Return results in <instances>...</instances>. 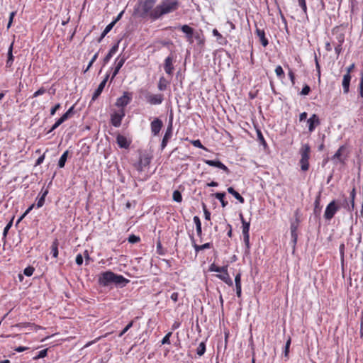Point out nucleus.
Wrapping results in <instances>:
<instances>
[{
  "label": "nucleus",
  "mask_w": 363,
  "mask_h": 363,
  "mask_svg": "<svg viewBox=\"0 0 363 363\" xmlns=\"http://www.w3.org/2000/svg\"><path fill=\"white\" fill-rule=\"evenodd\" d=\"M179 6V0H162L151 13V20L154 21L164 15L174 12L178 10Z\"/></svg>",
  "instance_id": "obj_1"
},
{
  "label": "nucleus",
  "mask_w": 363,
  "mask_h": 363,
  "mask_svg": "<svg viewBox=\"0 0 363 363\" xmlns=\"http://www.w3.org/2000/svg\"><path fill=\"white\" fill-rule=\"evenodd\" d=\"M155 0L140 1L139 3L140 8L137 10L139 16L143 18L149 17L151 20V13L155 9Z\"/></svg>",
  "instance_id": "obj_2"
},
{
  "label": "nucleus",
  "mask_w": 363,
  "mask_h": 363,
  "mask_svg": "<svg viewBox=\"0 0 363 363\" xmlns=\"http://www.w3.org/2000/svg\"><path fill=\"white\" fill-rule=\"evenodd\" d=\"M311 153V147L308 144H304L301 146L299 154L301 155V160L299 163L301 164V169L302 171L306 172L309 169V158Z\"/></svg>",
  "instance_id": "obj_3"
},
{
  "label": "nucleus",
  "mask_w": 363,
  "mask_h": 363,
  "mask_svg": "<svg viewBox=\"0 0 363 363\" xmlns=\"http://www.w3.org/2000/svg\"><path fill=\"white\" fill-rule=\"evenodd\" d=\"M116 274L111 271L103 272L100 274L99 278V283L100 285L107 286L113 284Z\"/></svg>",
  "instance_id": "obj_4"
},
{
  "label": "nucleus",
  "mask_w": 363,
  "mask_h": 363,
  "mask_svg": "<svg viewBox=\"0 0 363 363\" xmlns=\"http://www.w3.org/2000/svg\"><path fill=\"white\" fill-rule=\"evenodd\" d=\"M339 209L340 207L337 205L336 201L335 200L332 201L326 206L324 218L328 220H330Z\"/></svg>",
  "instance_id": "obj_5"
},
{
  "label": "nucleus",
  "mask_w": 363,
  "mask_h": 363,
  "mask_svg": "<svg viewBox=\"0 0 363 363\" xmlns=\"http://www.w3.org/2000/svg\"><path fill=\"white\" fill-rule=\"evenodd\" d=\"M125 116V111L123 108H121L117 112H114L111 115V123L114 127H120L121 125V121Z\"/></svg>",
  "instance_id": "obj_6"
},
{
  "label": "nucleus",
  "mask_w": 363,
  "mask_h": 363,
  "mask_svg": "<svg viewBox=\"0 0 363 363\" xmlns=\"http://www.w3.org/2000/svg\"><path fill=\"white\" fill-rule=\"evenodd\" d=\"M172 135V120L171 119L168 124V126L167 128V130L165 131V133L164 135L162 140V143H161V149L162 150H164L166 147V146L168 143V141L171 138Z\"/></svg>",
  "instance_id": "obj_7"
},
{
  "label": "nucleus",
  "mask_w": 363,
  "mask_h": 363,
  "mask_svg": "<svg viewBox=\"0 0 363 363\" xmlns=\"http://www.w3.org/2000/svg\"><path fill=\"white\" fill-rule=\"evenodd\" d=\"M162 126V121L158 118H155L150 123L151 132L153 135H157L160 133Z\"/></svg>",
  "instance_id": "obj_8"
},
{
  "label": "nucleus",
  "mask_w": 363,
  "mask_h": 363,
  "mask_svg": "<svg viewBox=\"0 0 363 363\" xmlns=\"http://www.w3.org/2000/svg\"><path fill=\"white\" fill-rule=\"evenodd\" d=\"M204 162L209 166L216 167L223 170L227 174L230 173V169L219 160H204Z\"/></svg>",
  "instance_id": "obj_9"
},
{
  "label": "nucleus",
  "mask_w": 363,
  "mask_h": 363,
  "mask_svg": "<svg viewBox=\"0 0 363 363\" xmlns=\"http://www.w3.org/2000/svg\"><path fill=\"white\" fill-rule=\"evenodd\" d=\"M173 60H174V57L172 55H169L164 60V69L165 72L169 75H172L173 74V72L174 69V67L173 66Z\"/></svg>",
  "instance_id": "obj_10"
},
{
  "label": "nucleus",
  "mask_w": 363,
  "mask_h": 363,
  "mask_svg": "<svg viewBox=\"0 0 363 363\" xmlns=\"http://www.w3.org/2000/svg\"><path fill=\"white\" fill-rule=\"evenodd\" d=\"M147 101L152 105H158L162 103L164 100L163 95L161 94H149L146 97Z\"/></svg>",
  "instance_id": "obj_11"
},
{
  "label": "nucleus",
  "mask_w": 363,
  "mask_h": 363,
  "mask_svg": "<svg viewBox=\"0 0 363 363\" xmlns=\"http://www.w3.org/2000/svg\"><path fill=\"white\" fill-rule=\"evenodd\" d=\"M125 60H126V57L125 56H119V57H118L116 59L115 62H116V65L115 67L114 71H113V72L112 74V76H111V81L118 74V73L119 72L121 68L124 65Z\"/></svg>",
  "instance_id": "obj_12"
},
{
  "label": "nucleus",
  "mask_w": 363,
  "mask_h": 363,
  "mask_svg": "<svg viewBox=\"0 0 363 363\" xmlns=\"http://www.w3.org/2000/svg\"><path fill=\"white\" fill-rule=\"evenodd\" d=\"M309 132H313L317 125L320 124V119L316 114H313L307 121Z\"/></svg>",
  "instance_id": "obj_13"
},
{
  "label": "nucleus",
  "mask_w": 363,
  "mask_h": 363,
  "mask_svg": "<svg viewBox=\"0 0 363 363\" xmlns=\"http://www.w3.org/2000/svg\"><path fill=\"white\" fill-rule=\"evenodd\" d=\"M108 77L109 74H107L104 80L99 84L98 88L95 90L94 93L93 94L91 99L92 101H95L101 95L108 79Z\"/></svg>",
  "instance_id": "obj_14"
},
{
  "label": "nucleus",
  "mask_w": 363,
  "mask_h": 363,
  "mask_svg": "<svg viewBox=\"0 0 363 363\" xmlns=\"http://www.w3.org/2000/svg\"><path fill=\"white\" fill-rule=\"evenodd\" d=\"M216 277L228 286H232L233 285V281L228 272V266H225V270L224 272H221L220 274H217Z\"/></svg>",
  "instance_id": "obj_15"
},
{
  "label": "nucleus",
  "mask_w": 363,
  "mask_h": 363,
  "mask_svg": "<svg viewBox=\"0 0 363 363\" xmlns=\"http://www.w3.org/2000/svg\"><path fill=\"white\" fill-rule=\"evenodd\" d=\"M130 100L131 98L128 96V93L125 92L122 96L117 99L116 106L118 107L123 108L130 103Z\"/></svg>",
  "instance_id": "obj_16"
},
{
  "label": "nucleus",
  "mask_w": 363,
  "mask_h": 363,
  "mask_svg": "<svg viewBox=\"0 0 363 363\" xmlns=\"http://www.w3.org/2000/svg\"><path fill=\"white\" fill-rule=\"evenodd\" d=\"M116 143L121 148L125 149L128 148L130 145V141H128L125 136L120 134L116 137Z\"/></svg>",
  "instance_id": "obj_17"
},
{
  "label": "nucleus",
  "mask_w": 363,
  "mask_h": 363,
  "mask_svg": "<svg viewBox=\"0 0 363 363\" xmlns=\"http://www.w3.org/2000/svg\"><path fill=\"white\" fill-rule=\"evenodd\" d=\"M255 33L259 37L261 44L262 45L263 47H266L269 44V41L265 37L264 30L257 28V23H255Z\"/></svg>",
  "instance_id": "obj_18"
},
{
  "label": "nucleus",
  "mask_w": 363,
  "mask_h": 363,
  "mask_svg": "<svg viewBox=\"0 0 363 363\" xmlns=\"http://www.w3.org/2000/svg\"><path fill=\"white\" fill-rule=\"evenodd\" d=\"M181 30L186 34V37L191 43L193 42L194 29L188 25H183Z\"/></svg>",
  "instance_id": "obj_19"
},
{
  "label": "nucleus",
  "mask_w": 363,
  "mask_h": 363,
  "mask_svg": "<svg viewBox=\"0 0 363 363\" xmlns=\"http://www.w3.org/2000/svg\"><path fill=\"white\" fill-rule=\"evenodd\" d=\"M351 78V74H345L343 76L342 84L343 87V91L345 94H347L349 92Z\"/></svg>",
  "instance_id": "obj_20"
},
{
  "label": "nucleus",
  "mask_w": 363,
  "mask_h": 363,
  "mask_svg": "<svg viewBox=\"0 0 363 363\" xmlns=\"http://www.w3.org/2000/svg\"><path fill=\"white\" fill-rule=\"evenodd\" d=\"M119 42L120 41H118L116 45L112 46V48L108 51V54L105 56V57L104 58V65L107 64L111 60V58L113 57V55L117 52L118 49Z\"/></svg>",
  "instance_id": "obj_21"
},
{
  "label": "nucleus",
  "mask_w": 363,
  "mask_h": 363,
  "mask_svg": "<svg viewBox=\"0 0 363 363\" xmlns=\"http://www.w3.org/2000/svg\"><path fill=\"white\" fill-rule=\"evenodd\" d=\"M191 242H192V245L194 247V248L195 249V251L196 252H198L200 250H205V249H208L211 247V244L210 242H207V243H205L203 245H199L196 243L195 242V240H194V238L193 235L191 236Z\"/></svg>",
  "instance_id": "obj_22"
},
{
  "label": "nucleus",
  "mask_w": 363,
  "mask_h": 363,
  "mask_svg": "<svg viewBox=\"0 0 363 363\" xmlns=\"http://www.w3.org/2000/svg\"><path fill=\"white\" fill-rule=\"evenodd\" d=\"M128 282L129 280L125 279L123 276L116 274L113 282L114 284L122 287L125 286Z\"/></svg>",
  "instance_id": "obj_23"
},
{
  "label": "nucleus",
  "mask_w": 363,
  "mask_h": 363,
  "mask_svg": "<svg viewBox=\"0 0 363 363\" xmlns=\"http://www.w3.org/2000/svg\"><path fill=\"white\" fill-rule=\"evenodd\" d=\"M13 43H12L10 45L9 50H8V53H7L8 58H7V60L6 62V67H11L12 66L13 60H14V57L13 55Z\"/></svg>",
  "instance_id": "obj_24"
},
{
  "label": "nucleus",
  "mask_w": 363,
  "mask_h": 363,
  "mask_svg": "<svg viewBox=\"0 0 363 363\" xmlns=\"http://www.w3.org/2000/svg\"><path fill=\"white\" fill-rule=\"evenodd\" d=\"M333 34H335V40L333 41V45H342L345 41V35L342 33H338L333 30Z\"/></svg>",
  "instance_id": "obj_25"
},
{
  "label": "nucleus",
  "mask_w": 363,
  "mask_h": 363,
  "mask_svg": "<svg viewBox=\"0 0 363 363\" xmlns=\"http://www.w3.org/2000/svg\"><path fill=\"white\" fill-rule=\"evenodd\" d=\"M344 150H345V147L344 145L340 146L335 155L332 157L331 160L333 161L338 160L339 162H342L343 160L341 157Z\"/></svg>",
  "instance_id": "obj_26"
},
{
  "label": "nucleus",
  "mask_w": 363,
  "mask_h": 363,
  "mask_svg": "<svg viewBox=\"0 0 363 363\" xmlns=\"http://www.w3.org/2000/svg\"><path fill=\"white\" fill-rule=\"evenodd\" d=\"M227 190L228 192L232 194L240 203H243L245 202L244 198L233 187H228Z\"/></svg>",
  "instance_id": "obj_27"
},
{
  "label": "nucleus",
  "mask_w": 363,
  "mask_h": 363,
  "mask_svg": "<svg viewBox=\"0 0 363 363\" xmlns=\"http://www.w3.org/2000/svg\"><path fill=\"white\" fill-rule=\"evenodd\" d=\"M215 198L218 199L221 203L222 207H225L228 205V202L225 201V192H217L214 194Z\"/></svg>",
  "instance_id": "obj_28"
},
{
  "label": "nucleus",
  "mask_w": 363,
  "mask_h": 363,
  "mask_svg": "<svg viewBox=\"0 0 363 363\" xmlns=\"http://www.w3.org/2000/svg\"><path fill=\"white\" fill-rule=\"evenodd\" d=\"M114 25H115V22L112 21L108 26H106V27L102 32L100 38L98 39V43H100L102 40V39L107 35V33L111 31V30L113 28Z\"/></svg>",
  "instance_id": "obj_29"
},
{
  "label": "nucleus",
  "mask_w": 363,
  "mask_h": 363,
  "mask_svg": "<svg viewBox=\"0 0 363 363\" xmlns=\"http://www.w3.org/2000/svg\"><path fill=\"white\" fill-rule=\"evenodd\" d=\"M167 84H168V82L167 80L164 77H161L160 78V80H159V82H158V89L160 91H164L167 89Z\"/></svg>",
  "instance_id": "obj_30"
},
{
  "label": "nucleus",
  "mask_w": 363,
  "mask_h": 363,
  "mask_svg": "<svg viewBox=\"0 0 363 363\" xmlns=\"http://www.w3.org/2000/svg\"><path fill=\"white\" fill-rule=\"evenodd\" d=\"M68 153H69L68 150H66L60 157V158L58 161V167L60 168H63L65 167L67 159Z\"/></svg>",
  "instance_id": "obj_31"
},
{
  "label": "nucleus",
  "mask_w": 363,
  "mask_h": 363,
  "mask_svg": "<svg viewBox=\"0 0 363 363\" xmlns=\"http://www.w3.org/2000/svg\"><path fill=\"white\" fill-rule=\"evenodd\" d=\"M58 245L57 240H55L51 245V254L55 258L58 256Z\"/></svg>",
  "instance_id": "obj_32"
},
{
  "label": "nucleus",
  "mask_w": 363,
  "mask_h": 363,
  "mask_svg": "<svg viewBox=\"0 0 363 363\" xmlns=\"http://www.w3.org/2000/svg\"><path fill=\"white\" fill-rule=\"evenodd\" d=\"M48 193V191L45 190L44 192L42 193L41 196L39 198H38V201H37V204H36L37 208H40L44 205L45 197H46Z\"/></svg>",
  "instance_id": "obj_33"
},
{
  "label": "nucleus",
  "mask_w": 363,
  "mask_h": 363,
  "mask_svg": "<svg viewBox=\"0 0 363 363\" xmlns=\"http://www.w3.org/2000/svg\"><path fill=\"white\" fill-rule=\"evenodd\" d=\"M74 113V106L70 107L61 117L60 118L63 122L67 121Z\"/></svg>",
  "instance_id": "obj_34"
},
{
  "label": "nucleus",
  "mask_w": 363,
  "mask_h": 363,
  "mask_svg": "<svg viewBox=\"0 0 363 363\" xmlns=\"http://www.w3.org/2000/svg\"><path fill=\"white\" fill-rule=\"evenodd\" d=\"M225 270V266L223 267H218L214 263L211 264L209 267L210 272H216L220 273L221 272H224Z\"/></svg>",
  "instance_id": "obj_35"
},
{
  "label": "nucleus",
  "mask_w": 363,
  "mask_h": 363,
  "mask_svg": "<svg viewBox=\"0 0 363 363\" xmlns=\"http://www.w3.org/2000/svg\"><path fill=\"white\" fill-rule=\"evenodd\" d=\"M206 352V344L204 342H201L196 349V354L199 356H202Z\"/></svg>",
  "instance_id": "obj_36"
},
{
  "label": "nucleus",
  "mask_w": 363,
  "mask_h": 363,
  "mask_svg": "<svg viewBox=\"0 0 363 363\" xmlns=\"http://www.w3.org/2000/svg\"><path fill=\"white\" fill-rule=\"evenodd\" d=\"M172 199L174 201L180 203L182 201V196L179 191L175 190L172 194Z\"/></svg>",
  "instance_id": "obj_37"
},
{
  "label": "nucleus",
  "mask_w": 363,
  "mask_h": 363,
  "mask_svg": "<svg viewBox=\"0 0 363 363\" xmlns=\"http://www.w3.org/2000/svg\"><path fill=\"white\" fill-rule=\"evenodd\" d=\"M242 235L249 234L250 230V222H247L245 220H242Z\"/></svg>",
  "instance_id": "obj_38"
},
{
  "label": "nucleus",
  "mask_w": 363,
  "mask_h": 363,
  "mask_svg": "<svg viewBox=\"0 0 363 363\" xmlns=\"http://www.w3.org/2000/svg\"><path fill=\"white\" fill-rule=\"evenodd\" d=\"M64 122L62 121V119L60 118L57 120V121L54 123V125L51 127V128L48 131V134L52 133L54 130H55L57 128H58L62 123Z\"/></svg>",
  "instance_id": "obj_39"
},
{
  "label": "nucleus",
  "mask_w": 363,
  "mask_h": 363,
  "mask_svg": "<svg viewBox=\"0 0 363 363\" xmlns=\"http://www.w3.org/2000/svg\"><path fill=\"white\" fill-rule=\"evenodd\" d=\"M275 72L278 77H279L281 79L284 77V70H283L281 66H280V65L277 66V67L275 69Z\"/></svg>",
  "instance_id": "obj_40"
},
{
  "label": "nucleus",
  "mask_w": 363,
  "mask_h": 363,
  "mask_svg": "<svg viewBox=\"0 0 363 363\" xmlns=\"http://www.w3.org/2000/svg\"><path fill=\"white\" fill-rule=\"evenodd\" d=\"M140 237L138 236H136L135 235H130L128 238V241L130 242V243H132V244H134V243H137L138 242H140Z\"/></svg>",
  "instance_id": "obj_41"
},
{
  "label": "nucleus",
  "mask_w": 363,
  "mask_h": 363,
  "mask_svg": "<svg viewBox=\"0 0 363 363\" xmlns=\"http://www.w3.org/2000/svg\"><path fill=\"white\" fill-rule=\"evenodd\" d=\"M291 242L293 243V247L295 248V246L297 242L298 239V234L297 231H291Z\"/></svg>",
  "instance_id": "obj_42"
},
{
  "label": "nucleus",
  "mask_w": 363,
  "mask_h": 363,
  "mask_svg": "<svg viewBox=\"0 0 363 363\" xmlns=\"http://www.w3.org/2000/svg\"><path fill=\"white\" fill-rule=\"evenodd\" d=\"M34 270L35 269L33 267L29 266L24 269L23 274L27 277H30L33 275Z\"/></svg>",
  "instance_id": "obj_43"
},
{
  "label": "nucleus",
  "mask_w": 363,
  "mask_h": 363,
  "mask_svg": "<svg viewBox=\"0 0 363 363\" xmlns=\"http://www.w3.org/2000/svg\"><path fill=\"white\" fill-rule=\"evenodd\" d=\"M48 349H45V350H43L39 352L37 356H35L33 359H40V358H44L47 356L48 354Z\"/></svg>",
  "instance_id": "obj_44"
},
{
  "label": "nucleus",
  "mask_w": 363,
  "mask_h": 363,
  "mask_svg": "<svg viewBox=\"0 0 363 363\" xmlns=\"http://www.w3.org/2000/svg\"><path fill=\"white\" fill-rule=\"evenodd\" d=\"M359 96L363 98V71L361 73L360 82L359 84Z\"/></svg>",
  "instance_id": "obj_45"
},
{
  "label": "nucleus",
  "mask_w": 363,
  "mask_h": 363,
  "mask_svg": "<svg viewBox=\"0 0 363 363\" xmlns=\"http://www.w3.org/2000/svg\"><path fill=\"white\" fill-rule=\"evenodd\" d=\"M350 197H351V208L349 207V210H353L354 207V197H355V190L354 189H352V191L350 193Z\"/></svg>",
  "instance_id": "obj_46"
},
{
  "label": "nucleus",
  "mask_w": 363,
  "mask_h": 363,
  "mask_svg": "<svg viewBox=\"0 0 363 363\" xmlns=\"http://www.w3.org/2000/svg\"><path fill=\"white\" fill-rule=\"evenodd\" d=\"M298 5L300 6V7L302 9L303 13L305 14H306L307 13V6H306V0H298Z\"/></svg>",
  "instance_id": "obj_47"
},
{
  "label": "nucleus",
  "mask_w": 363,
  "mask_h": 363,
  "mask_svg": "<svg viewBox=\"0 0 363 363\" xmlns=\"http://www.w3.org/2000/svg\"><path fill=\"white\" fill-rule=\"evenodd\" d=\"M298 223H299V220L298 218H296L295 221L291 222V226H290L291 231H294V232L297 231V229L298 227Z\"/></svg>",
  "instance_id": "obj_48"
},
{
  "label": "nucleus",
  "mask_w": 363,
  "mask_h": 363,
  "mask_svg": "<svg viewBox=\"0 0 363 363\" xmlns=\"http://www.w3.org/2000/svg\"><path fill=\"white\" fill-rule=\"evenodd\" d=\"M133 325V321H130L124 329L119 333L118 336L122 337Z\"/></svg>",
  "instance_id": "obj_49"
},
{
  "label": "nucleus",
  "mask_w": 363,
  "mask_h": 363,
  "mask_svg": "<svg viewBox=\"0 0 363 363\" xmlns=\"http://www.w3.org/2000/svg\"><path fill=\"white\" fill-rule=\"evenodd\" d=\"M243 240L247 249L250 248V234L243 235Z\"/></svg>",
  "instance_id": "obj_50"
},
{
  "label": "nucleus",
  "mask_w": 363,
  "mask_h": 363,
  "mask_svg": "<svg viewBox=\"0 0 363 363\" xmlns=\"http://www.w3.org/2000/svg\"><path fill=\"white\" fill-rule=\"evenodd\" d=\"M311 91V88L308 85L306 84L305 86H303L301 91V94L302 95H308L309 94V92Z\"/></svg>",
  "instance_id": "obj_51"
},
{
  "label": "nucleus",
  "mask_w": 363,
  "mask_h": 363,
  "mask_svg": "<svg viewBox=\"0 0 363 363\" xmlns=\"http://www.w3.org/2000/svg\"><path fill=\"white\" fill-rule=\"evenodd\" d=\"M35 204H32L24 212V213L19 218L17 223H19L34 207Z\"/></svg>",
  "instance_id": "obj_52"
},
{
  "label": "nucleus",
  "mask_w": 363,
  "mask_h": 363,
  "mask_svg": "<svg viewBox=\"0 0 363 363\" xmlns=\"http://www.w3.org/2000/svg\"><path fill=\"white\" fill-rule=\"evenodd\" d=\"M45 91H46L44 87H41L33 94V97H37L40 95H42V94H45Z\"/></svg>",
  "instance_id": "obj_53"
},
{
  "label": "nucleus",
  "mask_w": 363,
  "mask_h": 363,
  "mask_svg": "<svg viewBox=\"0 0 363 363\" xmlns=\"http://www.w3.org/2000/svg\"><path fill=\"white\" fill-rule=\"evenodd\" d=\"M172 335V333H168L162 339V344H170L169 337Z\"/></svg>",
  "instance_id": "obj_54"
},
{
  "label": "nucleus",
  "mask_w": 363,
  "mask_h": 363,
  "mask_svg": "<svg viewBox=\"0 0 363 363\" xmlns=\"http://www.w3.org/2000/svg\"><path fill=\"white\" fill-rule=\"evenodd\" d=\"M191 143L193 144V145L194 147H199V148H201V149H204L203 145H202V143H201V141L199 140H193L191 142Z\"/></svg>",
  "instance_id": "obj_55"
},
{
  "label": "nucleus",
  "mask_w": 363,
  "mask_h": 363,
  "mask_svg": "<svg viewBox=\"0 0 363 363\" xmlns=\"http://www.w3.org/2000/svg\"><path fill=\"white\" fill-rule=\"evenodd\" d=\"M12 225V220H11L6 225V227L4 228V232H3V235L4 237H6L7 233H8V231L9 230V229L11 228Z\"/></svg>",
  "instance_id": "obj_56"
},
{
  "label": "nucleus",
  "mask_w": 363,
  "mask_h": 363,
  "mask_svg": "<svg viewBox=\"0 0 363 363\" xmlns=\"http://www.w3.org/2000/svg\"><path fill=\"white\" fill-rule=\"evenodd\" d=\"M257 137H258V139L261 142V143L264 145H266V142L264 140V138L261 133L260 130H257Z\"/></svg>",
  "instance_id": "obj_57"
},
{
  "label": "nucleus",
  "mask_w": 363,
  "mask_h": 363,
  "mask_svg": "<svg viewBox=\"0 0 363 363\" xmlns=\"http://www.w3.org/2000/svg\"><path fill=\"white\" fill-rule=\"evenodd\" d=\"M203 211L205 219L209 220L211 219V213L206 209L205 204H203Z\"/></svg>",
  "instance_id": "obj_58"
},
{
  "label": "nucleus",
  "mask_w": 363,
  "mask_h": 363,
  "mask_svg": "<svg viewBox=\"0 0 363 363\" xmlns=\"http://www.w3.org/2000/svg\"><path fill=\"white\" fill-rule=\"evenodd\" d=\"M60 108V104H57L50 109V115L54 116L56 111Z\"/></svg>",
  "instance_id": "obj_59"
},
{
  "label": "nucleus",
  "mask_w": 363,
  "mask_h": 363,
  "mask_svg": "<svg viewBox=\"0 0 363 363\" xmlns=\"http://www.w3.org/2000/svg\"><path fill=\"white\" fill-rule=\"evenodd\" d=\"M235 286L241 285V274L238 273L235 277Z\"/></svg>",
  "instance_id": "obj_60"
},
{
  "label": "nucleus",
  "mask_w": 363,
  "mask_h": 363,
  "mask_svg": "<svg viewBox=\"0 0 363 363\" xmlns=\"http://www.w3.org/2000/svg\"><path fill=\"white\" fill-rule=\"evenodd\" d=\"M315 67H316V69H317L318 77L320 78V65H319L317 56L315 55Z\"/></svg>",
  "instance_id": "obj_61"
},
{
  "label": "nucleus",
  "mask_w": 363,
  "mask_h": 363,
  "mask_svg": "<svg viewBox=\"0 0 363 363\" xmlns=\"http://www.w3.org/2000/svg\"><path fill=\"white\" fill-rule=\"evenodd\" d=\"M76 263L78 265H82L83 263V257L81 254H79L76 257Z\"/></svg>",
  "instance_id": "obj_62"
},
{
  "label": "nucleus",
  "mask_w": 363,
  "mask_h": 363,
  "mask_svg": "<svg viewBox=\"0 0 363 363\" xmlns=\"http://www.w3.org/2000/svg\"><path fill=\"white\" fill-rule=\"evenodd\" d=\"M213 35L217 38V40H219L220 39L223 38L222 35L218 31L217 29L213 30Z\"/></svg>",
  "instance_id": "obj_63"
},
{
  "label": "nucleus",
  "mask_w": 363,
  "mask_h": 363,
  "mask_svg": "<svg viewBox=\"0 0 363 363\" xmlns=\"http://www.w3.org/2000/svg\"><path fill=\"white\" fill-rule=\"evenodd\" d=\"M335 45V52L337 55H339L342 50V45Z\"/></svg>",
  "instance_id": "obj_64"
}]
</instances>
